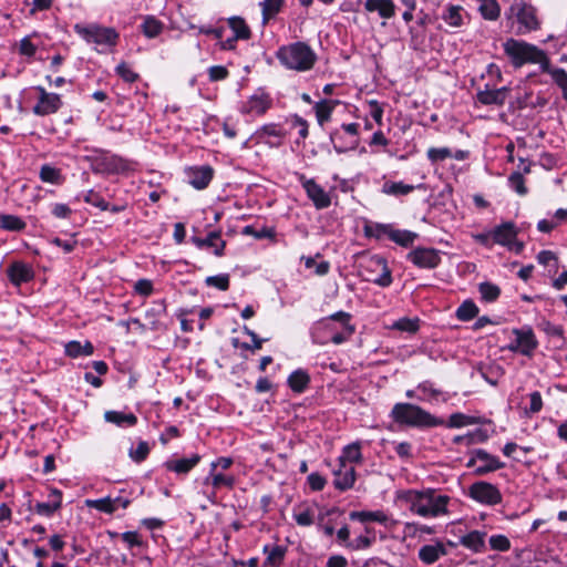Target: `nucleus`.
<instances>
[{
	"label": "nucleus",
	"mask_w": 567,
	"mask_h": 567,
	"mask_svg": "<svg viewBox=\"0 0 567 567\" xmlns=\"http://www.w3.org/2000/svg\"><path fill=\"white\" fill-rule=\"evenodd\" d=\"M349 517H350L351 520H359L361 523H367V522L385 523L388 520V516L383 512H381V511H375V512H365V511H362V512H351Z\"/></svg>",
	"instance_id": "c85d7f7f"
},
{
	"label": "nucleus",
	"mask_w": 567,
	"mask_h": 567,
	"mask_svg": "<svg viewBox=\"0 0 567 567\" xmlns=\"http://www.w3.org/2000/svg\"><path fill=\"white\" fill-rule=\"evenodd\" d=\"M209 80L210 81H220L228 76L229 72L225 66L214 65L208 69Z\"/></svg>",
	"instance_id": "e2e57ef3"
},
{
	"label": "nucleus",
	"mask_w": 567,
	"mask_h": 567,
	"mask_svg": "<svg viewBox=\"0 0 567 567\" xmlns=\"http://www.w3.org/2000/svg\"><path fill=\"white\" fill-rule=\"evenodd\" d=\"M188 183L196 189L206 188L214 176V169L208 166L194 167L186 171Z\"/></svg>",
	"instance_id": "ddd939ff"
},
{
	"label": "nucleus",
	"mask_w": 567,
	"mask_h": 567,
	"mask_svg": "<svg viewBox=\"0 0 567 567\" xmlns=\"http://www.w3.org/2000/svg\"><path fill=\"white\" fill-rule=\"evenodd\" d=\"M493 243L502 246H511L517 236V229L514 223L506 221L497 226L493 231Z\"/></svg>",
	"instance_id": "f3484780"
},
{
	"label": "nucleus",
	"mask_w": 567,
	"mask_h": 567,
	"mask_svg": "<svg viewBox=\"0 0 567 567\" xmlns=\"http://www.w3.org/2000/svg\"><path fill=\"white\" fill-rule=\"evenodd\" d=\"M284 0H264L260 6L262 8V20L266 24L281 9Z\"/></svg>",
	"instance_id": "e433bc0d"
},
{
	"label": "nucleus",
	"mask_w": 567,
	"mask_h": 567,
	"mask_svg": "<svg viewBox=\"0 0 567 567\" xmlns=\"http://www.w3.org/2000/svg\"><path fill=\"white\" fill-rule=\"evenodd\" d=\"M398 499L410 505V509L421 516L435 517L447 513L446 505L450 497L436 495L434 489L415 491L405 489L396 494Z\"/></svg>",
	"instance_id": "f03ea898"
},
{
	"label": "nucleus",
	"mask_w": 567,
	"mask_h": 567,
	"mask_svg": "<svg viewBox=\"0 0 567 567\" xmlns=\"http://www.w3.org/2000/svg\"><path fill=\"white\" fill-rule=\"evenodd\" d=\"M478 290L482 295V299L487 302L495 301L501 293L499 287L491 282H482L478 287Z\"/></svg>",
	"instance_id": "49530a36"
},
{
	"label": "nucleus",
	"mask_w": 567,
	"mask_h": 567,
	"mask_svg": "<svg viewBox=\"0 0 567 567\" xmlns=\"http://www.w3.org/2000/svg\"><path fill=\"white\" fill-rule=\"evenodd\" d=\"M7 275L14 286H20L23 282L30 281L33 278L34 272L29 265L21 261H14L8 267Z\"/></svg>",
	"instance_id": "2eb2a0df"
},
{
	"label": "nucleus",
	"mask_w": 567,
	"mask_h": 567,
	"mask_svg": "<svg viewBox=\"0 0 567 567\" xmlns=\"http://www.w3.org/2000/svg\"><path fill=\"white\" fill-rule=\"evenodd\" d=\"M373 267L380 268L382 271L381 275L379 277L367 276V277H364V280L374 282V284L379 285L380 287L390 286L392 282V276H391V270L389 269L385 259H383L381 257H372L369 260L368 266L361 265V268L363 271H368L369 268H373Z\"/></svg>",
	"instance_id": "f8f14e48"
},
{
	"label": "nucleus",
	"mask_w": 567,
	"mask_h": 567,
	"mask_svg": "<svg viewBox=\"0 0 567 567\" xmlns=\"http://www.w3.org/2000/svg\"><path fill=\"white\" fill-rule=\"evenodd\" d=\"M362 460L359 443H352L343 449L342 455L339 457L340 464H346V461L359 463Z\"/></svg>",
	"instance_id": "a19ab883"
},
{
	"label": "nucleus",
	"mask_w": 567,
	"mask_h": 567,
	"mask_svg": "<svg viewBox=\"0 0 567 567\" xmlns=\"http://www.w3.org/2000/svg\"><path fill=\"white\" fill-rule=\"evenodd\" d=\"M75 31L87 42L101 45H115L118 33L113 28H103L99 25L82 27L75 25Z\"/></svg>",
	"instance_id": "0eeeda50"
},
{
	"label": "nucleus",
	"mask_w": 567,
	"mask_h": 567,
	"mask_svg": "<svg viewBox=\"0 0 567 567\" xmlns=\"http://www.w3.org/2000/svg\"><path fill=\"white\" fill-rule=\"evenodd\" d=\"M427 157L433 163L443 162L444 159L452 157V152L449 147H432L427 151Z\"/></svg>",
	"instance_id": "3c124183"
},
{
	"label": "nucleus",
	"mask_w": 567,
	"mask_h": 567,
	"mask_svg": "<svg viewBox=\"0 0 567 567\" xmlns=\"http://www.w3.org/2000/svg\"><path fill=\"white\" fill-rule=\"evenodd\" d=\"M504 50L516 68H519L525 63H539L543 72L550 74L554 82L561 90L567 89V72L564 69L550 68L546 53L536 45L509 39L504 43Z\"/></svg>",
	"instance_id": "f257e3e1"
},
{
	"label": "nucleus",
	"mask_w": 567,
	"mask_h": 567,
	"mask_svg": "<svg viewBox=\"0 0 567 567\" xmlns=\"http://www.w3.org/2000/svg\"><path fill=\"white\" fill-rule=\"evenodd\" d=\"M212 483V485L214 487H219L221 485H225V486H228V487H233L234 486V478L230 477V476H225L223 474H215L213 475L212 477H206L205 481H204V484H209Z\"/></svg>",
	"instance_id": "6e6d98bb"
},
{
	"label": "nucleus",
	"mask_w": 567,
	"mask_h": 567,
	"mask_svg": "<svg viewBox=\"0 0 567 567\" xmlns=\"http://www.w3.org/2000/svg\"><path fill=\"white\" fill-rule=\"evenodd\" d=\"M27 224L18 216L0 214V227L9 231H22Z\"/></svg>",
	"instance_id": "2f4dec72"
},
{
	"label": "nucleus",
	"mask_w": 567,
	"mask_h": 567,
	"mask_svg": "<svg viewBox=\"0 0 567 567\" xmlns=\"http://www.w3.org/2000/svg\"><path fill=\"white\" fill-rule=\"evenodd\" d=\"M279 61L291 70L307 71L316 62V54L305 42L281 47L277 52Z\"/></svg>",
	"instance_id": "20e7f679"
},
{
	"label": "nucleus",
	"mask_w": 567,
	"mask_h": 567,
	"mask_svg": "<svg viewBox=\"0 0 567 567\" xmlns=\"http://www.w3.org/2000/svg\"><path fill=\"white\" fill-rule=\"evenodd\" d=\"M334 475L333 484L336 488L347 491L353 486L355 481V470L353 466L340 464V468L334 472Z\"/></svg>",
	"instance_id": "a211bd4d"
},
{
	"label": "nucleus",
	"mask_w": 567,
	"mask_h": 567,
	"mask_svg": "<svg viewBox=\"0 0 567 567\" xmlns=\"http://www.w3.org/2000/svg\"><path fill=\"white\" fill-rule=\"evenodd\" d=\"M40 178L47 183L60 184L62 177L60 169L50 165H43L40 169Z\"/></svg>",
	"instance_id": "09e8293b"
},
{
	"label": "nucleus",
	"mask_w": 567,
	"mask_h": 567,
	"mask_svg": "<svg viewBox=\"0 0 567 567\" xmlns=\"http://www.w3.org/2000/svg\"><path fill=\"white\" fill-rule=\"evenodd\" d=\"M338 101H329L323 100L316 104V116L318 120V123L322 126L326 122H328L331 117V113L333 111L334 105H337Z\"/></svg>",
	"instance_id": "cd10ccee"
},
{
	"label": "nucleus",
	"mask_w": 567,
	"mask_h": 567,
	"mask_svg": "<svg viewBox=\"0 0 567 567\" xmlns=\"http://www.w3.org/2000/svg\"><path fill=\"white\" fill-rule=\"evenodd\" d=\"M483 422V417L480 416H470L463 413H453L449 419L447 426L462 427L465 425L482 424Z\"/></svg>",
	"instance_id": "c756f323"
},
{
	"label": "nucleus",
	"mask_w": 567,
	"mask_h": 567,
	"mask_svg": "<svg viewBox=\"0 0 567 567\" xmlns=\"http://www.w3.org/2000/svg\"><path fill=\"white\" fill-rule=\"evenodd\" d=\"M86 505L106 514H112L116 511V506H113L112 497L110 496L100 499H87Z\"/></svg>",
	"instance_id": "a18cd8bd"
},
{
	"label": "nucleus",
	"mask_w": 567,
	"mask_h": 567,
	"mask_svg": "<svg viewBox=\"0 0 567 567\" xmlns=\"http://www.w3.org/2000/svg\"><path fill=\"white\" fill-rule=\"evenodd\" d=\"M200 461V455L193 454L190 457L169 460L165 462V467L168 471L175 472L176 474H187L190 472Z\"/></svg>",
	"instance_id": "6ab92c4d"
},
{
	"label": "nucleus",
	"mask_w": 567,
	"mask_h": 567,
	"mask_svg": "<svg viewBox=\"0 0 567 567\" xmlns=\"http://www.w3.org/2000/svg\"><path fill=\"white\" fill-rule=\"evenodd\" d=\"M310 382L308 373L303 370L293 371L288 378V385L293 392L301 393Z\"/></svg>",
	"instance_id": "393cba45"
},
{
	"label": "nucleus",
	"mask_w": 567,
	"mask_h": 567,
	"mask_svg": "<svg viewBox=\"0 0 567 567\" xmlns=\"http://www.w3.org/2000/svg\"><path fill=\"white\" fill-rule=\"evenodd\" d=\"M419 323H420V320L417 318H414V319L401 318L392 324V328L400 330V331L414 333L419 330V327H420Z\"/></svg>",
	"instance_id": "de8ad7c7"
},
{
	"label": "nucleus",
	"mask_w": 567,
	"mask_h": 567,
	"mask_svg": "<svg viewBox=\"0 0 567 567\" xmlns=\"http://www.w3.org/2000/svg\"><path fill=\"white\" fill-rule=\"evenodd\" d=\"M364 8L369 12L378 11L384 19H390L395 14V4L392 0H367Z\"/></svg>",
	"instance_id": "412c9836"
},
{
	"label": "nucleus",
	"mask_w": 567,
	"mask_h": 567,
	"mask_svg": "<svg viewBox=\"0 0 567 567\" xmlns=\"http://www.w3.org/2000/svg\"><path fill=\"white\" fill-rule=\"evenodd\" d=\"M509 87L503 86L501 89L491 90L486 85L485 90H481L476 93V99L484 105H504Z\"/></svg>",
	"instance_id": "4468645a"
},
{
	"label": "nucleus",
	"mask_w": 567,
	"mask_h": 567,
	"mask_svg": "<svg viewBox=\"0 0 567 567\" xmlns=\"http://www.w3.org/2000/svg\"><path fill=\"white\" fill-rule=\"evenodd\" d=\"M92 169L96 173L120 174L130 169V163L116 155H105L93 162Z\"/></svg>",
	"instance_id": "1a4fd4ad"
},
{
	"label": "nucleus",
	"mask_w": 567,
	"mask_h": 567,
	"mask_svg": "<svg viewBox=\"0 0 567 567\" xmlns=\"http://www.w3.org/2000/svg\"><path fill=\"white\" fill-rule=\"evenodd\" d=\"M84 200L93 206L101 208L102 210L109 209V203L94 190H89L84 196Z\"/></svg>",
	"instance_id": "5fc2aeb1"
},
{
	"label": "nucleus",
	"mask_w": 567,
	"mask_h": 567,
	"mask_svg": "<svg viewBox=\"0 0 567 567\" xmlns=\"http://www.w3.org/2000/svg\"><path fill=\"white\" fill-rule=\"evenodd\" d=\"M135 291L141 296H150L153 291L152 281L148 279H140L134 285Z\"/></svg>",
	"instance_id": "0e129e2a"
},
{
	"label": "nucleus",
	"mask_w": 567,
	"mask_h": 567,
	"mask_svg": "<svg viewBox=\"0 0 567 567\" xmlns=\"http://www.w3.org/2000/svg\"><path fill=\"white\" fill-rule=\"evenodd\" d=\"M513 333L516 336V348H519V353L530 357L538 344L533 330L514 329Z\"/></svg>",
	"instance_id": "dca6fc26"
},
{
	"label": "nucleus",
	"mask_w": 567,
	"mask_h": 567,
	"mask_svg": "<svg viewBox=\"0 0 567 567\" xmlns=\"http://www.w3.org/2000/svg\"><path fill=\"white\" fill-rule=\"evenodd\" d=\"M408 259L420 268H435L441 262L440 251L434 248L417 247L408 254Z\"/></svg>",
	"instance_id": "9d476101"
},
{
	"label": "nucleus",
	"mask_w": 567,
	"mask_h": 567,
	"mask_svg": "<svg viewBox=\"0 0 567 567\" xmlns=\"http://www.w3.org/2000/svg\"><path fill=\"white\" fill-rule=\"evenodd\" d=\"M488 434L485 430L477 429L467 433V446L487 441Z\"/></svg>",
	"instance_id": "680f3d73"
},
{
	"label": "nucleus",
	"mask_w": 567,
	"mask_h": 567,
	"mask_svg": "<svg viewBox=\"0 0 567 567\" xmlns=\"http://www.w3.org/2000/svg\"><path fill=\"white\" fill-rule=\"evenodd\" d=\"M62 105L59 94L52 93L47 99L38 101L33 107V113L40 116L55 113Z\"/></svg>",
	"instance_id": "4be33fe9"
},
{
	"label": "nucleus",
	"mask_w": 567,
	"mask_h": 567,
	"mask_svg": "<svg viewBox=\"0 0 567 567\" xmlns=\"http://www.w3.org/2000/svg\"><path fill=\"white\" fill-rule=\"evenodd\" d=\"M205 284L208 287H216L221 291H226L229 288V275L210 276L205 279Z\"/></svg>",
	"instance_id": "8fccbe9b"
},
{
	"label": "nucleus",
	"mask_w": 567,
	"mask_h": 567,
	"mask_svg": "<svg viewBox=\"0 0 567 567\" xmlns=\"http://www.w3.org/2000/svg\"><path fill=\"white\" fill-rule=\"evenodd\" d=\"M460 10V7L450 6L443 17L444 20L452 27H460L462 24Z\"/></svg>",
	"instance_id": "603ef678"
},
{
	"label": "nucleus",
	"mask_w": 567,
	"mask_h": 567,
	"mask_svg": "<svg viewBox=\"0 0 567 567\" xmlns=\"http://www.w3.org/2000/svg\"><path fill=\"white\" fill-rule=\"evenodd\" d=\"M480 12L487 20H496L499 17L501 9L496 0H483Z\"/></svg>",
	"instance_id": "37998d69"
},
{
	"label": "nucleus",
	"mask_w": 567,
	"mask_h": 567,
	"mask_svg": "<svg viewBox=\"0 0 567 567\" xmlns=\"http://www.w3.org/2000/svg\"><path fill=\"white\" fill-rule=\"evenodd\" d=\"M470 496L486 505H496L502 501V494L498 488L487 482H476L470 487Z\"/></svg>",
	"instance_id": "6e6552de"
},
{
	"label": "nucleus",
	"mask_w": 567,
	"mask_h": 567,
	"mask_svg": "<svg viewBox=\"0 0 567 567\" xmlns=\"http://www.w3.org/2000/svg\"><path fill=\"white\" fill-rule=\"evenodd\" d=\"M150 453L148 444L144 441L140 442L136 450H131L130 456L137 463L144 461Z\"/></svg>",
	"instance_id": "13d9d810"
},
{
	"label": "nucleus",
	"mask_w": 567,
	"mask_h": 567,
	"mask_svg": "<svg viewBox=\"0 0 567 567\" xmlns=\"http://www.w3.org/2000/svg\"><path fill=\"white\" fill-rule=\"evenodd\" d=\"M391 415L396 422L410 426L433 427L444 424L443 420L411 403H396L392 409Z\"/></svg>",
	"instance_id": "7ed1b4c3"
},
{
	"label": "nucleus",
	"mask_w": 567,
	"mask_h": 567,
	"mask_svg": "<svg viewBox=\"0 0 567 567\" xmlns=\"http://www.w3.org/2000/svg\"><path fill=\"white\" fill-rule=\"evenodd\" d=\"M391 231H393V228L388 224H372L364 227L365 235L377 239H381L383 236H388L390 238Z\"/></svg>",
	"instance_id": "4c0bfd02"
},
{
	"label": "nucleus",
	"mask_w": 567,
	"mask_h": 567,
	"mask_svg": "<svg viewBox=\"0 0 567 567\" xmlns=\"http://www.w3.org/2000/svg\"><path fill=\"white\" fill-rule=\"evenodd\" d=\"M485 533H481L478 530H473L467 535L461 537L460 543L466 548H470L474 551H481L485 546Z\"/></svg>",
	"instance_id": "b1692460"
},
{
	"label": "nucleus",
	"mask_w": 567,
	"mask_h": 567,
	"mask_svg": "<svg viewBox=\"0 0 567 567\" xmlns=\"http://www.w3.org/2000/svg\"><path fill=\"white\" fill-rule=\"evenodd\" d=\"M348 561L347 559L341 555H333L329 557L327 561V567H347Z\"/></svg>",
	"instance_id": "774afa93"
},
{
	"label": "nucleus",
	"mask_w": 567,
	"mask_h": 567,
	"mask_svg": "<svg viewBox=\"0 0 567 567\" xmlns=\"http://www.w3.org/2000/svg\"><path fill=\"white\" fill-rule=\"evenodd\" d=\"M508 181H509L512 188H514L519 195L527 194V188L525 186V181H524L522 173H519V172L512 173Z\"/></svg>",
	"instance_id": "864d4df0"
},
{
	"label": "nucleus",
	"mask_w": 567,
	"mask_h": 567,
	"mask_svg": "<svg viewBox=\"0 0 567 567\" xmlns=\"http://www.w3.org/2000/svg\"><path fill=\"white\" fill-rule=\"evenodd\" d=\"M447 554L445 546L442 543L435 545H424L419 550V558L426 565L434 564L440 557Z\"/></svg>",
	"instance_id": "aec40b11"
},
{
	"label": "nucleus",
	"mask_w": 567,
	"mask_h": 567,
	"mask_svg": "<svg viewBox=\"0 0 567 567\" xmlns=\"http://www.w3.org/2000/svg\"><path fill=\"white\" fill-rule=\"evenodd\" d=\"M141 28L147 38H155L162 32L163 23L154 17H146Z\"/></svg>",
	"instance_id": "58836bf2"
},
{
	"label": "nucleus",
	"mask_w": 567,
	"mask_h": 567,
	"mask_svg": "<svg viewBox=\"0 0 567 567\" xmlns=\"http://www.w3.org/2000/svg\"><path fill=\"white\" fill-rule=\"evenodd\" d=\"M308 483L313 491H321L326 485V478L319 473H311L308 476Z\"/></svg>",
	"instance_id": "69168bd1"
},
{
	"label": "nucleus",
	"mask_w": 567,
	"mask_h": 567,
	"mask_svg": "<svg viewBox=\"0 0 567 567\" xmlns=\"http://www.w3.org/2000/svg\"><path fill=\"white\" fill-rule=\"evenodd\" d=\"M417 238V234L410 230L393 229L390 239L402 247L412 246L413 241Z\"/></svg>",
	"instance_id": "f704fd0d"
},
{
	"label": "nucleus",
	"mask_w": 567,
	"mask_h": 567,
	"mask_svg": "<svg viewBox=\"0 0 567 567\" xmlns=\"http://www.w3.org/2000/svg\"><path fill=\"white\" fill-rule=\"evenodd\" d=\"M509 16L516 17L520 24L519 34L539 29L540 22L537 18L536 8L523 0H517L511 6Z\"/></svg>",
	"instance_id": "39448f33"
},
{
	"label": "nucleus",
	"mask_w": 567,
	"mask_h": 567,
	"mask_svg": "<svg viewBox=\"0 0 567 567\" xmlns=\"http://www.w3.org/2000/svg\"><path fill=\"white\" fill-rule=\"evenodd\" d=\"M104 419L106 422L114 423L118 426H123L124 424L133 426L137 423V417L133 413L125 414L117 411H106Z\"/></svg>",
	"instance_id": "a878e982"
},
{
	"label": "nucleus",
	"mask_w": 567,
	"mask_h": 567,
	"mask_svg": "<svg viewBox=\"0 0 567 567\" xmlns=\"http://www.w3.org/2000/svg\"><path fill=\"white\" fill-rule=\"evenodd\" d=\"M205 240V247L214 248V254L218 257L224 255L226 241L220 239V231H210Z\"/></svg>",
	"instance_id": "c9c22d12"
},
{
	"label": "nucleus",
	"mask_w": 567,
	"mask_h": 567,
	"mask_svg": "<svg viewBox=\"0 0 567 567\" xmlns=\"http://www.w3.org/2000/svg\"><path fill=\"white\" fill-rule=\"evenodd\" d=\"M293 517L300 526H310L313 523V517L309 509L295 514Z\"/></svg>",
	"instance_id": "338daca9"
},
{
	"label": "nucleus",
	"mask_w": 567,
	"mask_h": 567,
	"mask_svg": "<svg viewBox=\"0 0 567 567\" xmlns=\"http://www.w3.org/2000/svg\"><path fill=\"white\" fill-rule=\"evenodd\" d=\"M478 313L477 306L472 300L464 301L456 311V317L462 321H468Z\"/></svg>",
	"instance_id": "79ce46f5"
},
{
	"label": "nucleus",
	"mask_w": 567,
	"mask_h": 567,
	"mask_svg": "<svg viewBox=\"0 0 567 567\" xmlns=\"http://www.w3.org/2000/svg\"><path fill=\"white\" fill-rule=\"evenodd\" d=\"M271 100L267 94L255 95L249 101L250 111L261 115L270 107Z\"/></svg>",
	"instance_id": "ea45409f"
},
{
	"label": "nucleus",
	"mask_w": 567,
	"mask_h": 567,
	"mask_svg": "<svg viewBox=\"0 0 567 567\" xmlns=\"http://www.w3.org/2000/svg\"><path fill=\"white\" fill-rule=\"evenodd\" d=\"M267 555V563L272 567H279L285 558L286 548L282 546H274L270 549L268 546L265 547Z\"/></svg>",
	"instance_id": "c03bdc74"
},
{
	"label": "nucleus",
	"mask_w": 567,
	"mask_h": 567,
	"mask_svg": "<svg viewBox=\"0 0 567 567\" xmlns=\"http://www.w3.org/2000/svg\"><path fill=\"white\" fill-rule=\"evenodd\" d=\"M471 454L472 456L467 461L466 467L473 468L475 475L482 476L504 467V463L485 450H474Z\"/></svg>",
	"instance_id": "423d86ee"
},
{
	"label": "nucleus",
	"mask_w": 567,
	"mask_h": 567,
	"mask_svg": "<svg viewBox=\"0 0 567 567\" xmlns=\"http://www.w3.org/2000/svg\"><path fill=\"white\" fill-rule=\"evenodd\" d=\"M50 496H56V501H52L51 503H37L34 509L39 515L51 516L60 509L62 505V492L56 488H52Z\"/></svg>",
	"instance_id": "5701e85b"
},
{
	"label": "nucleus",
	"mask_w": 567,
	"mask_h": 567,
	"mask_svg": "<svg viewBox=\"0 0 567 567\" xmlns=\"http://www.w3.org/2000/svg\"><path fill=\"white\" fill-rule=\"evenodd\" d=\"M243 234L251 235L257 239L272 238L275 236V233L272 229L264 227L262 229L257 231V230H255V228L252 226H246L243 230Z\"/></svg>",
	"instance_id": "bf43d9fd"
},
{
	"label": "nucleus",
	"mask_w": 567,
	"mask_h": 567,
	"mask_svg": "<svg viewBox=\"0 0 567 567\" xmlns=\"http://www.w3.org/2000/svg\"><path fill=\"white\" fill-rule=\"evenodd\" d=\"M116 72L124 81L130 83L135 82L138 78V75L124 62L117 65Z\"/></svg>",
	"instance_id": "052dcab7"
},
{
	"label": "nucleus",
	"mask_w": 567,
	"mask_h": 567,
	"mask_svg": "<svg viewBox=\"0 0 567 567\" xmlns=\"http://www.w3.org/2000/svg\"><path fill=\"white\" fill-rule=\"evenodd\" d=\"M414 186L404 184L403 182H386L383 184L382 192L384 194L402 196L413 192Z\"/></svg>",
	"instance_id": "473e14b6"
},
{
	"label": "nucleus",
	"mask_w": 567,
	"mask_h": 567,
	"mask_svg": "<svg viewBox=\"0 0 567 567\" xmlns=\"http://www.w3.org/2000/svg\"><path fill=\"white\" fill-rule=\"evenodd\" d=\"M93 351L94 348L89 341H86L84 344H81L79 341H70L65 344V353L71 358L91 355Z\"/></svg>",
	"instance_id": "bb28decb"
},
{
	"label": "nucleus",
	"mask_w": 567,
	"mask_h": 567,
	"mask_svg": "<svg viewBox=\"0 0 567 567\" xmlns=\"http://www.w3.org/2000/svg\"><path fill=\"white\" fill-rule=\"evenodd\" d=\"M351 315L344 311H338L330 317L322 319L320 323L324 324V327H329V321L340 322L348 334H352L354 332V327L350 324Z\"/></svg>",
	"instance_id": "72a5a7b5"
},
{
	"label": "nucleus",
	"mask_w": 567,
	"mask_h": 567,
	"mask_svg": "<svg viewBox=\"0 0 567 567\" xmlns=\"http://www.w3.org/2000/svg\"><path fill=\"white\" fill-rule=\"evenodd\" d=\"M229 27L234 31L235 39L248 40L251 35L249 27L240 17H233L228 20Z\"/></svg>",
	"instance_id": "7c9ffc66"
},
{
	"label": "nucleus",
	"mask_w": 567,
	"mask_h": 567,
	"mask_svg": "<svg viewBox=\"0 0 567 567\" xmlns=\"http://www.w3.org/2000/svg\"><path fill=\"white\" fill-rule=\"evenodd\" d=\"M489 545L492 549L499 551H506L511 548L509 539L503 535H493L489 538Z\"/></svg>",
	"instance_id": "4d7b16f0"
},
{
	"label": "nucleus",
	"mask_w": 567,
	"mask_h": 567,
	"mask_svg": "<svg viewBox=\"0 0 567 567\" xmlns=\"http://www.w3.org/2000/svg\"><path fill=\"white\" fill-rule=\"evenodd\" d=\"M300 182L306 189L308 197L312 200L317 209L327 208L331 204L329 195L313 179H308L301 175Z\"/></svg>",
	"instance_id": "9b49d317"
}]
</instances>
